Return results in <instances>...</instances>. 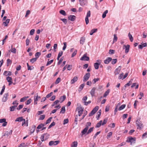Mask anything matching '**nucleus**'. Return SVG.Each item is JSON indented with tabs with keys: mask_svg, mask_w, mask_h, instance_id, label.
<instances>
[{
	"mask_svg": "<svg viewBox=\"0 0 147 147\" xmlns=\"http://www.w3.org/2000/svg\"><path fill=\"white\" fill-rule=\"evenodd\" d=\"M136 141V138H132L130 136L127 138V139L126 141L127 142L130 143L131 145H132L135 143Z\"/></svg>",
	"mask_w": 147,
	"mask_h": 147,
	"instance_id": "nucleus-1",
	"label": "nucleus"
},
{
	"mask_svg": "<svg viewBox=\"0 0 147 147\" xmlns=\"http://www.w3.org/2000/svg\"><path fill=\"white\" fill-rule=\"evenodd\" d=\"M140 118H138L136 121V124L138 126L137 128L141 129L142 127H143V124L142 121H140Z\"/></svg>",
	"mask_w": 147,
	"mask_h": 147,
	"instance_id": "nucleus-2",
	"label": "nucleus"
},
{
	"mask_svg": "<svg viewBox=\"0 0 147 147\" xmlns=\"http://www.w3.org/2000/svg\"><path fill=\"white\" fill-rule=\"evenodd\" d=\"M98 106H96L94 108L90 113L89 114V116H91L94 115L98 110Z\"/></svg>",
	"mask_w": 147,
	"mask_h": 147,
	"instance_id": "nucleus-3",
	"label": "nucleus"
},
{
	"mask_svg": "<svg viewBox=\"0 0 147 147\" xmlns=\"http://www.w3.org/2000/svg\"><path fill=\"white\" fill-rule=\"evenodd\" d=\"M76 110L78 111V116H81L84 111V109L81 107H77Z\"/></svg>",
	"mask_w": 147,
	"mask_h": 147,
	"instance_id": "nucleus-4",
	"label": "nucleus"
},
{
	"mask_svg": "<svg viewBox=\"0 0 147 147\" xmlns=\"http://www.w3.org/2000/svg\"><path fill=\"white\" fill-rule=\"evenodd\" d=\"M80 4L82 6L87 5L88 4L87 0H79Z\"/></svg>",
	"mask_w": 147,
	"mask_h": 147,
	"instance_id": "nucleus-5",
	"label": "nucleus"
},
{
	"mask_svg": "<svg viewBox=\"0 0 147 147\" xmlns=\"http://www.w3.org/2000/svg\"><path fill=\"white\" fill-rule=\"evenodd\" d=\"M90 11H88L86 16L85 18V22L86 24H88L89 22L88 17L90 16Z\"/></svg>",
	"mask_w": 147,
	"mask_h": 147,
	"instance_id": "nucleus-6",
	"label": "nucleus"
},
{
	"mask_svg": "<svg viewBox=\"0 0 147 147\" xmlns=\"http://www.w3.org/2000/svg\"><path fill=\"white\" fill-rule=\"evenodd\" d=\"M80 60L81 61H88L89 60V57L87 56V54L85 53L80 59Z\"/></svg>",
	"mask_w": 147,
	"mask_h": 147,
	"instance_id": "nucleus-7",
	"label": "nucleus"
},
{
	"mask_svg": "<svg viewBox=\"0 0 147 147\" xmlns=\"http://www.w3.org/2000/svg\"><path fill=\"white\" fill-rule=\"evenodd\" d=\"M60 142L59 140L55 141H50L49 143V145L50 146H52L53 145H56L58 144Z\"/></svg>",
	"mask_w": 147,
	"mask_h": 147,
	"instance_id": "nucleus-8",
	"label": "nucleus"
},
{
	"mask_svg": "<svg viewBox=\"0 0 147 147\" xmlns=\"http://www.w3.org/2000/svg\"><path fill=\"white\" fill-rule=\"evenodd\" d=\"M90 76V74L89 73H86L83 78V81L85 82L87 81Z\"/></svg>",
	"mask_w": 147,
	"mask_h": 147,
	"instance_id": "nucleus-9",
	"label": "nucleus"
},
{
	"mask_svg": "<svg viewBox=\"0 0 147 147\" xmlns=\"http://www.w3.org/2000/svg\"><path fill=\"white\" fill-rule=\"evenodd\" d=\"M9 96L8 92L5 93L2 99V102H5L8 99V96Z\"/></svg>",
	"mask_w": 147,
	"mask_h": 147,
	"instance_id": "nucleus-10",
	"label": "nucleus"
},
{
	"mask_svg": "<svg viewBox=\"0 0 147 147\" xmlns=\"http://www.w3.org/2000/svg\"><path fill=\"white\" fill-rule=\"evenodd\" d=\"M124 47L125 48V52L126 53H128L129 51L130 45H123V49H124Z\"/></svg>",
	"mask_w": 147,
	"mask_h": 147,
	"instance_id": "nucleus-11",
	"label": "nucleus"
},
{
	"mask_svg": "<svg viewBox=\"0 0 147 147\" xmlns=\"http://www.w3.org/2000/svg\"><path fill=\"white\" fill-rule=\"evenodd\" d=\"M76 18V17L74 15H70L68 17V19L69 20L71 21H74Z\"/></svg>",
	"mask_w": 147,
	"mask_h": 147,
	"instance_id": "nucleus-12",
	"label": "nucleus"
},
{
	"mask_svg": "<svg viewBox=\"0 0 147 147\" xmlns=\"http://www.w3.org/2000/svg\"><path fill=\"white\" fill-rule=\"evenodd\" d=\"M6 80L7 81L9 82L8 85L9 86H10L12 84H13V82L12 81V78L11 77H10L9 76H8L6 78Z\"/></svg>",
	"mask_w": 147,
	"mask_h": 147,
	"instance_id": "nucleus-13",
	"label": "nucleus"
},
{
	"mask_svg": "<svg viewBox=\"0 0 147 147\" xmlns=\"http://www.w3.org/2000/svg\"><path fill=\"white\" fill-rule=\"evenodd\" d=\"M96 89V88L94 87L91 90L90 92V94L92 97H93L94 96L95 94V90Z\"/></svg>",
	"mask_w": 147,
	"mask_h": 147,
	"instance_id": "nucleus-14",
	"label": "nucleus"
},
{
	"mask_svg": "<svg viewBox=\"0 0 147 147\" xmlns=\"http://www.w3.org/2000/svg\"><path fill=\"white\" fill-rule=\"evenodd\" d=\"M112 60V59L111 58L108 57L104 61V63L105 64H108Z\"/></svg>",
	"mask_w": 147,
	"mask_h": 147,
	"instance_id": "nucleus-15",
	"label": "nucleus"
},
{
	"mask_svg": "<svg viewBox=\"0 0 147 147\" xmlns=\"http://www.w3.org/2000/svg\"><path fill=\"white\" fill-rule=\"evenodd\" d=\"M12 75V72L10 71H5L3 73V75L6 76H11Z\"/></svg>",
	"mask_w": 147,
	"mask_h": 147,
	"instance_id": "nucleus-16",
	"label": "nucleus"
},
{
	"mask_svg": "<svg viewBox=\"0 0 147 147\" xmlns=\"http://www.w3.org/2000/svg\"><path fill=\"white\" fill-rule=\"evenodd\" d=\"M147 44L146 43H144L143 44H141V45H139L138 46V48L140 49H142V48L147 46Z\"/></svg>",
	"mask_w": 147,
	"mask_h": 147,
	"instance_id": "nucleus-17",
	"label": "nucleus"
},
{
	"mask_svg": "<svg viewBox=\"0 0 147 147\" xmlns=\"http://www.w3.org/2000/svg\"><path fill=\"white\" fill-rule=\"evenodd\" d=\"M25 120V119H24L23 118V117H18L16 119L15 121H18V122H21L22 121H24Z\"/></svg>",
	"mask_w": 147,
	"mask_h": 147,
	"instance_id": "nucleus-18",
	"label": "nucleus"
},
{
	"mask_svg": "<svg viewBox=\"0 0 147 147\" xmlns=\"http://www.w3.org/2000/svg\"><path fill=\"white\" fill-rule=\"evenodd\" d=\"M78 78L77 76H75L71 81V84H74L75 82L77 81Z\"/></svg>",
	"mask_w": 147,
	"mask_h": 147,
	"instance_id": "nucleus-19",
	"label": "nucleus"
},
{
	"mask_svg": "<svg viewBox=\"0 0 147 147\" xmlns=\"http://www.w3.org/2000/svg\"><path fill=\"white\" fill-rule=\"evenodd\" d=\"M10 20L9 19H7L6 20L5 22H3V25L5 26H7Z\"/></svg>",
	"mask_w": 147,
	"mask_h": 147,
	"instance_id": "nucleus-20",
	"label": "nucleus"
},
{
	"mask_svg": "<svg viewBox=\"0 0 147 147\" xmlns=\"http://www.w3.org/2000/svg\"><path fill=\"white\" fill-rule=\"evenodd\" d=\"M121 67V66H119L118 68L116 69L114 73L115 75H118L119 74L120 72L121 68H119Z\"/></svg>",
	"mask_w": 147,
	"mask_h": 147,
	"instance_id": "nucleus-21",
	"label": "nucleus"
},
{
	"mask_svg": "<svg viewBox=\"0 0 147 147\" xmlns=\"http://www.w3.org/2000/svg\"><path fill=\"white\" fill-rule=\"evenodd\" d=\"M86 39L85 37H82L81 38L80 40V43L81 44L83 45L84 43L85 42V40Z\"/></svg>",
	"mask_w": 147,
	"mask_h": 147,
	"instance_id": "nucleus-22",
	"label": "nucleus"
},
{
	"mask_svg": "<svg viewBox=\"0 0 147 147\" xmlns=\"http://www.w3.org/2000/svg\"><path fill=\"white\" fill-rule=\"evenodd\" d=\"M100 63H96L94 64V66L95 69H98L99 65H100Z\"/></svg>",
	"mask_w": 147,
	"mask_h": 147,
	"instance_id": "nucleus-23",
	"label": "nucleus"
},
{
	"mask_svg": "<svg viewBox=\"0 0 147 147\" xmlns=\"http://www.w3.org/2000/svg\"><path fill=\"white\" fill-rule=\"evenodd\" d=\"M65 95H63V96L59 98L60 102L61 103L62 102L65 100Z\"/></svg>",
	"mask_w": 147,
	"mask_h": 147,
	"instance_id": "nucleus-24",
	"label": "nucleus"
},
{
	"mask_svg": "<svg viewBox=\"0 0 147 147\" xmlns=\"http://www.w3.org/2000/svg\"><path fill=\"white\" fill-rule=\"evenodd\" d=\"M12 131L11 130H10L9 132L8 131H6L4 134L3 136H8L9 135H11L12 134Z\"/></svg>",
	"mask_w": 147,
	"mask_h": 147,
	"instance_id": "nucleus-25",
	"label": "nucleus"
},
{
	"mask_svg": "<svg viewBox=\"0 0 147 147\" xmlns=\"http://www.w3.org/2000/svg\"><path fill=\"white\" fill-rule=\"evenodd\" d=\"M36 128V126L34 125L32 126V128L30 129V132L32 133L34 131Z\"/></svg>",
	"mask_w": 147,
	"mask_h": 147,
	"instance_id": "nucleus-26",
	"label": "nucleus"
},
{
	"mask_svg": "<svg viewBox=\"0 0 147 147\" xmlns=\"http://www.w3.org/2000/svg\"><path fill=\"white\" fill-rule=\"evenodd\" d=\"M97 31V29H92L90 32V35H92L94 33L96 32Z\"/></svg>",
	"mask_w": 147,
	"mask_h": 147,
	"instance_id": "nucleus-27",
	"label": "nucleus"
},
{
	"mask_svg": "<svg viewBox=\"0 0 147 147\" xmlns=\"http://www.w3.org/2000/svg\"><path fill=\"white\" fill-rule=\"evenodd\" d=\"M128 36L130 41L132 42L134 38L130 32L128 33Z\"/></svg>",
	"mask_w": 147,
	"mask_h": 147,
	"instance_id": "nucleus-28",
	"label": "nucleus"
},
{
	"mask_svg": "<svg viewBox=\"0 0 147 147\" xmlns=\"http://www.w3.org/2000/svg\"><path fill=\"white\" fill-rule=\"evenodd\" d=\"M40 98V97L38 96V94H37V96H35L34 97V99L35 101H37Z\"/></svg>",
	"mask_w": 147,
	"mask_h": 147,
	"instance_id": "nucleus-29",
	"label": "nucleus"
},
{
	"mask_svg": "<svg viewBox=\"0 0 147 147\" xmlns=\"http://www.w3.org/2000/svg\"><path fill=\"white\" fill-rule=\"evenodd\" d=\"M102 120L100 121L99 122L96 124V125L95 127H99L102 124Z\"/></svg>",
	"mask_w": 147,
	"mask_h": 147,
	"instance_id": "nucleus-30",
	"label": "nucleus"
},
{
	"mask_svg": "<svg viewBox=\"0 0 147 147\" xmlns=\"http://www.w3.org/2000/svg\"><path fill=\"white\" fill-rule=\"evenodd\" d=\"M132 81H133V80H131L130 81H129V82L127 83V84H125V86H125V88H124V90L125 89V88H126V87L127 86H129L132 83Z\"/></svg>",
	"mask_w": 147,
	"mask_h": 147,
	"instance_id": "nucleus-31",
	"label": "nucleus"
},
{
	"mask_svg": "<svg viewBox=\"0 0 147 147\" xmlns=\"http://www.w3.org/2000/svg\"><path fill=\"white\" fill-rule=\"evenodd\" d=\"M78 144V142L77 141H74L72 144L71 145V147H77Z\"/></svg>",
	"mask_w": 147,
	"mask_h": 147,
	"instance_id": "nucleus-32",
	"label": "nucleus"
},
{
	"mask_svg": "<svg viewBox=\"0 0 147 147\" xmlns=\"http://www.w3.org/2000/svg\"><path fill=\"white\" fill-rule=\"evenodd\" d=\"M110 90L109 89L107 90V91H106L105 92V93L103 95V97H105L107 96L109 94L110 92Z\"/></svg>",
	"mask_w": 147,
	"mask_h": 147,
	"instance_id": "nucleus-33",
	"label": "nucleus"
},
{
	"mask_svg": "<svg viewBox=\"0 0 147 147\" xmlns=\"http://www.w3.org/2000/svg\"><path fill=\"white\" fill-rule=\"evenodd\" d=\"M29 98V96H26L23 97V98H21L20 100V102H23L25 101L26 99L27 98Z\"/></svg>",
	"mask_w": 147,
	"mask_h": 147,
	"instance_id": "nucleus-34",
	"label": "nucleus"
},
{
	"mask_svg": "<svg viewBox=\"0 0 147 147\" xmlns=\"http://www.w3.org/2000/svg\"><path fill=\"white\" fill-rule=\"evenodd\" d=\"M125 106L126 105L125 104H123V105H122L119 108L118 110L121 111V110H123L125 108Z\"/></svg>",
	"mask_w": 147,
	"mask_h": 147,
	"instance_id": "nucleus-35",
	"label": "nucleus"
},
{
	"mask_svg": "<svg viewBox=\"0 0 147 147\" xmlns=\"http://www.w3.org/2000/svg\"><path fill=\"white\" fill-rule=\"evenodd\" d=\"M17 107L16 105H13L10 107V111H13L15 108Z\"/></svg>",
	"mask_w": 147,
	"mask_h": 147,
	"instance_id": "nucleus-36",
	"label": "nucleus"
},
{
	"mask_svg": "<svg viewBox=\"0 0 147 147\" xmlns=\"http://www.w3.org/2000/svg\"><path fill=\"white\" fill-rule=\"evenodd\" d=\"M85 85V84H81L79 88V91H81L83 89Z\"/></svg>",
	"mask_w": 147,
	"mask_h": 147,
	"instance_id": "nucleus-37",
	"label": "nucleus"
},
{
	"mask_svg": "<svg viewBox=\"0 0 147 147\" xmlns=\"http://www.w3.org/2000/svg\"><path fill=\"white\" fill-rule=\"evenodd\" d=\"M41 54V53L40 52H38L36 53L35 54V56L36 57V58L37 59H38V58L39 57L40 55Z\"/></svg>",
	"mask_w": 147,
	"mask_h": 147,
	"instance_id": "nucleus-38",
	"label": "nucleus"
},
{
	"mask_svg": "<svg viewBox=\"0 0 147 147\" xmlns=\"http://www.w3.org/2000/svg\"><path fill=\"white\" fill-rule=\"evenodd\" d=\"M45 137V140L47 139L49 137V135L47 134H43Z\"/></svg>",
	"mask_w": 147,
	"mask_h": 147,
	"instance_id": "nucleus-39",
	"label": "nucleus"
},
{
	"mask_svg": "<svg viewBox=\"0 0 147 147\" xmlns=\"http://www.w3.org/2000/svg\"><path fill=\"white\" fill-rule=\"evenodd\" d=\"M11 52L12 53L15 54L16 52V50L15 48H11L10 50Z\"/></svg>",
	"mask_w": 147,
	"mask_h": 147,
	"instance_id": "nucleus-40",
	"label": "nucleus"
},
{
	"mask_svg": "<svg viewBox=\"0 0 147 147\" xmlns=\"http://www.w3.org/2000/svg\"><path fill=\"white\" fill-rule=\"evenodd\" d=\"M108 10H107L103 13L102 15V18H105L106 16V14L108 13Z\"/></svg>",
	"mask_w": 147,
	"mask_h": 147,
	"instance_id": "nucleus-41",
	"label": "nucleus"
},
{
	"mask_svg": "<svg viewBox=\"0 0 147 147\" xmlns=\"http://www.w3.org/2000/svg\"><path fill=\"white\" fill-rule=\"evenodd\" d=\"M59 13L62 15L65 16L66 15V13L63 10H61L60 11Z\"/></svg>",
	"mask_w": 147,
	"mask_h": 147,
	"instance_id": "nucleus-42",
	"label": "nucleus"
},
{
	"mask_svg": "<svg viewBox=\"0 0 147 147\" xmlns=\"http://www.w3.org/2000/svg\"><path fill=\"white\" fill-rule=\"evenodd\" d=\"M114 38L113 39V43L116 42L117 39V36L116 34H114Z\"/></svg>",
	"mask_w": 147,
	"mask_h": 147,
	"instance_id": "nucleus-43",
	"label": "nucleus"
},
{
	"mask_svg": "<svg viewBox=\"0 0 147 147\" xmlns=\"http://www.w3.org/2000/svg\"><path fill=\"white\" fill-rule=\"evenodd\" d=\"M65 107H63L61 109V110L60 112V113H65Z\"/></svg>",
	"mask_w": 147,
	"mask_h": 147,
	"instance_id": "nucleus-44",
	"label": "nucleus"
},
{
	"mask_svg": "<svg viewBox=\"0 0 147 147\" xmlns=\"http://www.w3.org/2000/svg\"><path fill=\"white\" fill-rule=\"evenodd\" d=\"M87 111H86L84 114V115H83L82 116V118H81L80 119V120H79V121H81L82 120V119H83L84 118V117H85V116H86V115H87Z\"/></svg>",
	"mask_w": 147,
	"mask_h": 147,
	"instance_id": "nucleus-45",
	"label": "nucleus"
},
{
	"mask_svg": "<svg viewBox=\"0 0 147 147\" xmlns=\"http://www.w3.org/2000/svg\"><path fill=\"white\" fill-rule=\"evenodd\" d=\"M5 88V85H4L2 87V88L1 90L0 93V94L1 95H2L3 94V92L4 91Z\"/></svg>",
	"mask_w": 147,
	"mask_h": 147,
	"instance_id": "nucleus-46",
	"label": "nucleus"
},
{
	"mask_svg": "<svg viewBox=\"0 0 147 147\" xmlns=\"http://www.w3.org/2000/svg\"><path fill=\"white\" fill-rule=\"evenodd\" d=\"M52 119V117H50L46 121V123H45V124H47L49 123H50Z\"/></svg>",
	"mask_w": 147,
	"mask_h": 147,
	"instance_id": "nucleus-47",
	"label": "nucleus"
},
{
	"mask_svg": "<svg viewBox=\"0 0 147 147\" xmlns=\"http://www.w3.org/2000/svg\"><path fill=\"white\" fill-rule=\"evenodd\" d=\"M44 126V125L42 123H41L39 124L37 127V128L38 129H40L42 128V127Z\"/></svg>",
	"mask_w": 147,
	"mask_h": 147,
	"instance_id": "nucleus-48",
	"label": "nucleus"
},
{
	"mask_svg": "<svg viewBox=\"0 0 147 147\" xmlns=\"http://www.w3.org/2000/svg\"><path fill=\"white\" fill-rule=\"evenodd\" d=\"M37 59H36V58H33L30 60V61L32 63H33L34 62L36 61Z\"/></svg>",
	"mask_w": 147,
	"mask_h": 147,
	"instance_id": "nucleus-49",
	"label": "nucleus"
},
{
	"mask_svg": "<svg viewBox=\"0 0 147 147\" xmlns=\"http://www.w3.org/2000/svg\"><path fill=\"white\" fill-rule=\"evenodd\" d=\"M45 117V115H41L40 116V118L38 119L39 120H42L44 119Z\"/></svg>",
	"mask_w": 147,
	"mask_h": 147,
	"instance_id": "nucleus-50",
	"label": "nucleus"
},
{
	"mask_svg": "<svg viewBox=\"0 0 147 147\" xmlns=\"http://www.w3.org/2000/svg\"><path fill=\"white\" fill-rule=\"evenodd\" d=\"M61 78H58L57 80H56L55 82V84H58L61 81Z\"/></svg>",
	"mask_w": 147,
	"mask_h": 147,
	"instance_id": "nucleus-51",
	"label": "nucleus"
},
{
	"mask_svg": "<svg viewBox=\"0 0 147 147\" xmlns=\"http://www.w3.org/2000/svg\"><path fill=\"white\" fill-rule=\"evenodd\" d=\"M117 59H113L111 63L112 64H115L117 63Z\"/></svg>",
	"mask_w": 147,
	"mask_h": 147,
	"instance_id": "nucleus-52",
	"label": "nucleus"
},
{
	"mask_svg": "<svg viewBox=\"0 0 147 147\" xmlns=\"http://www.w3.org/2000/svg\"><path fill=\"white\" fill-rule=\"evenodd\" d=\"M77 50H75L74 52L72 54V55H71L72 57H74V56H75L76 55L77 53Z\"/></svg>",
	"mask_w": 147,
	"mask_h": 147,
	"instance_id": "nucleus-53",
	"label": "nucleus"
},
{
	"mask_svg": "<svg viewBox=\"0 0 147 147\" xmlns=\"http://www.w3.org/2000/svg\"><path fill=\"white\" fill-rule=\"evenodd\" d=\"M55 124V123L54 122H53L49 126L48 129H49L52 127V126H54Z\"/></svg>",
	"mask_w": 147,
	"mask_h": 147,
	"instance_id": "nucleus-54",
	"label": "nucleus"
},
{
	"mask_svg": "<svg viewBox=\"0 0 147 147\" xmlns=\"http://www.w3.org/2000/svg\"><path fill=\"white\" fill-rule=\"evenodd\" d=\"M61 20L63 22H64L65 24H66L67 23V20L65 18H61Z\"/></svg>",
	"mask_w": 147,
	"mask_h": 147,
	"instance_id": "nucleus-55",
	"label": "nucleus"
},
{
	"mask_svg": "<svg viewBox=\"0 0 147 147\" xmlns=\"http://www.w3.org/2000/svg\"><path fill=\"white\" fill-rule=\"evenodd\" d=\"M11 61L9 59H8L7 60V66H8L9 64H11Z\"/></svg>",
	"mask_w": 147,
	"mask_h": 147,
	"instance_id": "nucleus-56",
	"label": "nucleus"
},
{
	"mask_svg": "<svg viewBox=\"0 0 147 147\" xmlns=\"http://www.w3.org/2000/svg\"><path fill=\"white\" fill-rule=\"evenodd\" d=\"M32 99L30 98L29 99L27 102H26V105H28L30 104L32 102Z\"/></svg>",
	"mask_w": 147,
	"mask_h": 147,
	"instance_id": "nucleus-57",
	"label": "nucleus"
},
{
	"mask_svg": "<svg viewBox=\"0 0 147 147\" xmlns=\"http://www.w3.org/2000/svg\"><path fill=\"white\" fill-rule=\"evenodd\" d=\"M93 128H94L93 127H92L90 128L88 131V132H87V134H88L89 133L93 131Z\"/></svg>",
	"mask_w": 147,
	"mask_h": 147,
	"instance_id": "nucleus-58",
	"label": "nucleus"
},
{
	"mask_svg": "<svg viewBox=\"0 0 147 147\" xmlns=\"http://www.w3.org/2000/svg\"><path fill=\"white\" fill-rule=\"evenodd\" d=\"M87 130L86 128H84L82 131V135L85 134L87 132Z\"/></svg>",
	"mask_w": 147,
	"mask_h": 147,
	"instance_id": "nucleus-59",
	"label": "nucleus"
},
{
	"mask_svg": "<svg viewBox=\"0 0 147 147\" xmlns=\"http://www.w3.org/2000/svg\"><path fill=\"white\" fill-rule=\"evenodd\" d=\"M53 59L51 60L50 61H48L47 62V64L46 65V66H47L48 65H50L52 63H53Z\"/></svg>",
	"mask_w": 147,
	"mask_h": 147,
	"instance_id": "nucleus-60",
	"label": "nucleus"
},
{
	"mask_svg": "<svg viewBox=\"0 0 147 147\" xmlns=\"http://www.w3.org/2000/svg\"><path fill=\"white\" fill-rule=\"evenodd\" d=\"M115 51L112 49H110L109 51V53L110 54H113L114 53Z\"/></svg>",
	"mask_w": 147,
	"mask_h": 147,
	"instance_id": "nucleus-61",
	"label": "nucleus"
},
{
	"mask_svg": "<svg viewBox=\"0 0 147 147\" xmlns=\"http://www.w3.org/2000/svg\"><path fill=\"white\" fill-rule=\"evenodd\" d=\"M69 122V120L68 119H65L63 121V124L65 125L66 124L68 123Z\"/></svg>",
	"mask_w": 147,
	"mask_h": 147,
	"instance_id": "nucleus-62",
	"label": "nucleus"
},
{
	"mask_svg": "<svg viewBox=\"0 0 147 147\" xmlns=\"http://www.w3.org/2000/svg\"><path fill=\"white\" fill-rule=\"evenodd\" d=\"M112 132H109L107 136V139H108L110 138L111 136H112Z\"/></svg>",
	"mask_w": 147,
	"mask_h": 147,
	"instance_id": "nucleus-63",
	"label": "nucleus"
},
{
	"mask_svg": "<svg viewBox=\"0 0 147 147\" xmlns=\"http://www.w3.org/2000/svg\"><path fill=\"white\" fill-rule=\"evenodd\" d=\"M30 42L28 38H27L26 41V45L27 46H28L29 45Z\"/></svg>",
	"mask_w": 147,
	"mask_h": 147,
	"instance_id": "nucleus-64",
	"label": "nucleus"
}]
</instances>
